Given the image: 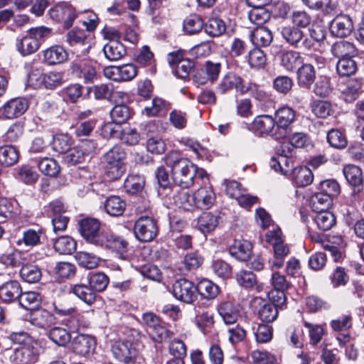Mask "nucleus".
<instances>
[{
  "mask_svg": "<svg viewBox=\"0 0 364 364\" xmlns=\"http://www.w3.org/2000/svg\"><path fill=\"white\" fill-rule=\"evenodd\" d=\"M142 213L145 215H138V240L151 242L157 235L158 228L156 220L149 215L150 201L145 188L144 178L138 176V214Z\"/></svg>",
  "mask_w": 364,
  "mask_h": 364,
  "instance_id": "nucleus-1",
  "label": "nucleus"
},
{
  "mask_svg": "<svg viewBox=\"0 0 364 364\" xmlns=\"http://www.w3.org/2000/svg\"><path fill=\"white\" fill-rule=\"evenodd\" d=\"M166 166L171 168L174 183L182 188H188L194 184L197 166L177 151H171L165 157Z\"/></svg>",
  "mask_w": 364,
  "mask_h": 364,
  "instance_id": "nucleus-2",
  "label": "nucleus"
},
{
  "mask_svg": "<svg viewBox=\"0 0 364 364\" xmlns=\"http://www.w3.org/2000/svg\"><path fill=\"white\" fill-rule=\"evenodd\" d=\"M51 34V29L46 26L30 28L27 33L16 42V48L22 56L36 53L41 44Z\"/></svg>",
  "mask_w": 364,
  "mask_h": 364,
  "instance_id": "nucleus-3",
  "label": "nucleus"
},
{
  "mask_svg": "<svg viewBox=\"0 0 364 364\" xmlns=\"http://www.w3.org/2000/svg\"><path fill=\"white\" fill-rule=\"evenodd\" d=\"M273 118L276 127L274 139H284L289 134L290 127L295 121L296 112L290 107L284 106L275 112Z\"/></svg>",
  "mask_w": 364,
  "mask_h": 364,
  "instance_id": "nucleus-4",
  "label": "nucleus"
},
{
  "mask_svg": "<svg viewBox=\"0 0 364 364\" xmlns=\"http://www.w3.org/2000/svg\"><path fill=\"white\" fill-rule=\"evenodd\" d=\"M125 152L119 146H114L105 155L106 173L112 179L119 178L124 173L123 160Z\"/></svg>",
  "mask_w": 364,
  "mask_h": 364,
  "instance_id": "nucleus-5",
  "label": "nucleus"
},
{
  "mask_svg": "<svg viewBox=\"0 0 364 364\" xmlns=\"http://www.w3.org/2000/svg\"><path fill=\"white\" fill-rule=\"evenodd\" d=\"M281 35L286 43L294 48L310 50L314 45L311 39L305 36L301 28L293 25L283 26Z\"/></svg>",
  "mask_w": 364,
  "mask_h": 364,
  "instance_id": "nucleus-6",
  "label": "nucleus"
},
{
  "mask_svg": "<svg viewBox=\"0 0 364 364\" xmlns=\"http://www.w3.org/2000/svg\"><path fill=\"white\" fill-rule=\"evenodd\" d=\"M176 299L186 304H191L197 299V289L194 284L186 279H177L172 286Z\"/></svg>",
  "mask_w": 364,
  "mask_h": 364,
  "instance_id": "nucleus-7",
  "label": "nucleus"
},
{
  "mask_svg": "<svg viewBox=\"0 0 364 364\" xmlns=\"http://www.w3.org/2000/svg\"><path fill=\"white\" fill-rule=\"evenodd\" d=\"M81 235L89 243L98 246L102 242V233L100 232V223L95 218H85L80 222Z\"/></svg>",
  "mask_w": 364,
  "mask_h": 364,
  "instance_id": "nucleus-8",
  "label": "nucleus"
},
{
  "mask_svg": "<svg viewBox=\"0 0 364 364\" xmlns=\"http://www.w3.org/2000/svg\"><path fill=\"white\" fill-rule=\"evenodd\" d=\"M70 71L85 82H92L97 78L96 63L87 60H75L70 65Z\"/></svg>",
  "mask_w": 364,
  "mask_h": 364,
  "instance_id": "nucleus-9",
  "label": "nucleus"
},
{
  "mask_svg": "<svg viewBox=\"0 0 364 364\" xmlns=\"http://www.w3.org/2000/svg\"><path fill=\"white\" fill-rule=\"evenodd\" d=\"M245 86L244 80L239 75L228 72L223 76L216 87V91L220 95H225L232 90L242 95Z\"/></svg>",
  "mask_w": 364,
  "mask_h": 364,
  "instance_id": "nucleus-10",
  "label": "nucleus"
},
{
  "mask_svg": "<svg viewBox=\"0 0 364 364\" xmlns=\"http://www.w3.org/2000/svg\"><path fill=\"white\" fill-rule=\"evenodd\" d=\"M275 129L274 118L268 114L257 116L250 125V130L259 136L270 135L274 138Z\"/></svg>",
  "mask_w": 364,
  "mask_h": 364,
  "instance_id": "nucleus-11",
  "label": "nucleus"
},
{
  "mask_svg": "<svg viewBox=\"0 0 364 364\" xmlns=\"http://www.w3.org/2000/svg\"><path fill=\"white\" fill-rule=\"evenodd\" d=\"M50 15L56 21L62 22L65 28H70L77 16L75 8L68 4L56 5L50 11Z\"/></svg>",
  "mask_w": 364,
  "mask_h": 364,
  "instance_id": "nucleus-12",
  "label": "nucleus"
},
{
  "mask_svg": "<svg viewBox=\"0 0 364 364\" xmlns=\"http://www.w3.org/2000/svg\"><path fill=\"white\" fill-rule=\"evenodd\" d=\"M221 64L220 63L208 60L201 69L196 71L193 80L195 82L201 85H205L208 82H213L218 79Z\"/></svg>",
  "mask_w": 364,
  "mask_h": 364,
  "instance_id": "nucleus-13",
  "label": "nucleus"
},
{
  "mask_svg": "<svg viewBox=\"0 0 364 364\" xmlns=\"http://www.w3.org/2000/svg\"><path fill=\"white\" fill-rule=\"evenodd\" d=\"M352 18L346 14L336 16L331 22L330 31L333 36L346 38L353 31Z\"/></svg>",
  "mask_w": 364,
  "mask_h": 364,
  "instance_id": "nucleus-14",
  "label": "nucleus"
},
{
  "mask_svg": "<svg viewBox=\"0 0 364 364\" xmlns=\"http://www.w3.org/2000/svg\"><path fill=\"white\" fill-rule=\"evenodd\" d=\"M28 108L25 98H14L7 102L1 109V114L6 119H13L21 116Z\"/></svg>",
  "mask_w": 364,
  "mask_h": 364,
  "instance_id": "nucleus-15",
  "label": "nucleus"
},
{
  "mask_svg": "<svg viewBox=\"0 0 364 364\" xmlns=\"http://www.w3.org/2000/svg\"><path fill=\"white\" fill-rule=\"evenodd\" d=\"M112 353L119 361L128 363L136 356V343L132 339L117 342L112 346Z\"/></svg>",
  "mask_w": 364,
  "mask_h": 364,
  "instance_id": "nucleus-16",
  "label": "nucleus"
},
{
  "mask_svg": "<svg viewBox=\"0 0 364 364\" xmlns=\"http://www.w3.org/2000/svg\"><path fill=\"white\" fill-rule=\"evenodd\" d=\"M228 252L230 255L240 262L249 260L252 253V245L246 240H234L229 246Z\"/></svg>",
  "mask_w": 364,
  "mask_h": 364,
  "instance_id": "nucleus-17",
  "label": "nucleus"
},
{
  "mask_svg": "<svg viewBox=\"0 0 364 364\" xmlns=\"http://www.w3.org/2000/svg\"><path fill=\"white\" fill-rule=\"evenodd\" d=\"M101 240L102 242L98 245V247H105L120 253L125 252L127 250L128 242L112 232H104Z\"/></svg>",
  "mask_w": 364,
  "mask_h": 364,
  "instance_id": "nucleus-18",
  "label": "nucleus"
},
{
  "mask_svg": "<svg viewBox=\"0 0 364 364\" xmlns=\"http://www.w3.org/2000/svg\"><path fill=\"white\" fill-rule=\"evenodd\" d=\"M95 341L93 337L80 334L74 338L72 342V348L73 351L82 356L90 355L95 350Z\"/></svg>",
  "mask_w": 364,
  "mask_h": 364,
  "instance_id": "nucleus-19",
  "label": "nucleus"
},
{
  "mask_svg": "<svg viewBox=\"0 0 364 364\" xmlns=\"http://www.w3.org/2000/svg\"><path fill=\"white\" fill-rule=\"evenodd\" d=\"M29 321L31 323L40 328H47L56 323V318L51 312L38 309L30 313Z\"/></svg>",
  "mask_w": 364,
  "mask_h": 364,
  "instance_id": "nucleus-20",
  "label": "nucleus"
},
{
  "mask_svg": "<svg viewBox=\"0 0 364 364\" xmlns=\"http://www.w3.org/2000/svg\"><path fill=\"white\" fill-rule=\"evenodd\" d=\"M21 287L16 280H9L0 286V299L6 303L19 299L21 295Z\"/></svg>",
  "mask_w": 364,
  "mask_h": 364,
  "instance_id": "nucleus-21",
  "label": "nucleus"
},
{
  "mask_svg": "<svg viewBox=\"0 0 364 364\" xmlns=\"http://www.w3.org/2000/svg\"><path fill=\"white\" fill-rule=\"evenodd\" d=\"M281 65L287 71L293 72L303 64L304 59L296 50H282L279 54Z\"/></svg>",
  "mask_w": 364,
  "mask_h": 364,
  "instance_id": "nucleus-22",
  "label": "nucleus"
},
{
  "mask_svg": "<svg viewBox=\"0 0 364 364\" xmlns=\"http://www.w3.org/2000/svg\"><path fill=\"white\" fill-rule=\"evenodd\" d=\"M331 53L338 60L354 58L358 54L355 46L348 41H339L335 42L331 47Z\"/></svg>",
  "mask_w": 364,
  "mask_h": 364,
  "instance_id": "nucleus-23",
  "label": "nucleus"
},
{
  "mask_svg": "<svg viewBox=\"0 0 364 364\" xmlns=\"http://www.w3.org/2000/svg\"><path fill=\"white\" fill-rule=\"evenodd\" d=\"M217 311L226 324L235 323L240 316L238 307L229 301H221L217 306Z\"/></svg>",
  "mask_w": 364,
  "mask_h": 364,
  "instance_id": "nucleus-24",
  "label": "nucleus"
},
{
  "mask_svg": "<svg viewBox=\"0 0 364 364\" xmlns=\"http://www.w3.org/2000/svg\"><path fill=\"white\" fill-rule=\"evenodd\" d=\"M70 292L88 306H92L97 300V293L89 284L78 283L71 286Z\"/></svg>",
  "mask_w": 364,
  "mask_h": 364,
  "instance_id": "nucleus-25",
  "label": "nucleus"
},
{
  "mask_svg": "<svg viewBox=\"0 0 364 364\" xmlns=\"http://www.w3.org/2000/svg\"><path fill=\"white\" fill-rule=\"evenodd\" d=\"M250 38L252 44L257 48L267 47L273 41V34L265 26H257L251 31Z\"/></svg>",
  "mask_w": 364,
  "mask_h": 364,
  "instance_id": "nucleus-26",
  "label": "nucleus"
},
{
  "mask_svg": "<svg viewBox=\"0 0 364 364\" xmlns=\"http://www.w3.org/2000/svg\"><path fill=\"white\" fill-rule=\"evenodd\" d=\"M215 200V193L210 188H200L194 193V204L195 207L198 208H210L213 205Z\"/></svg>",
  "mask_w": 364,
  "mask_h": 364,
  "instance_id": "nucleus-27",
  "label": "nucleus"
},
{
  "mask_svg": "<svg viewBox=\"0 0 364 364\" xmlns=\"http://www.w3.org/2000/svg\"><path fill=\"white\" fill-rule=\"evenodd\" d=\"M296 70L299 85L309 88L316 78V71L314 66L310 63H303Z\"/></svg>",
  "mask_w": 364,
  "mask_h": 364,
  "instance_id": "nucleus-28",
  "label": "nucleus"
},
{
  "mask_svg": "<svg viewBox=\"0 0 364 364\" xmlns=\"http://www.w3.org/2000/svg\"><path fill=\"white\" fill-rule=\"evenodd\" d=\"M10 360L18 364H31L38 360V355L28 347H21L11 351Z\"/></svg>",
  "mask_w": 364,
  "mask_h": 364,
  "instance_id": "nucleus-29",
  "label": "nucleus"
},
{
  "mask_svg": "<svg viewBox=\"0 0 364 364\" xmlns=\"http://www.w3.org/2000/svg\"><path fill=\"white\" fill-rule=\"evenodd\" d=\"M193 310L195 324L203 333H206L207 328L213 326V314L199 306H195Z\"/></svg>",
  "mask_w": 364,
  "mask_h": 364,
  "instance_id": "nucleus-30",
  "label": "nucleus"
},
{
  "mask_svg": "<svg viewBox=\"0 0 364 364\" xmlns=\"http://www.w3.org/2000/svg\"><path fill=\"white\" fill-rule=\"evenodd\" d=\"M67 51L60 46H51L43 52L44 60L48 65H56L64 63L68 59Z\"/></svg>",
  "mask_w": 364,
  "mask_h": 364,
  "instance_id": "nucleus-31",
  "label": "nucleus"
},
{
  "mask_svg": "<svg viewBox=\"0 0 364 364\" xmlns=\"http://www.w3.org/2000/svg\"><path fill=\"white\" fill-rule=\"evenodd\" d=\"M203 258L197 252L188 253L178 264V269L182 274L198 269L203 264Z\"/></svg>",
  "mask_w": 364,
  "mask_h": 364,
  "instance_id": "nucleus-32",
  "label": "nucleus"
},
{
  "mask_svg": "<svg viewBox=\"0 0 364 364\" xmlns=\"http://www.w3.org/2000/svg\"><path fill=\"white\" fill-rule=\"evenodd\" d=\"M343 173L348 183L352 186L360 188L363 185V171L359 166L353 164L346 165Z\"/></svg>",
  "mask_w": 364,
  "mask_h": 364,
  "instance_id": "nucleus-33",
  "label": "nucleus"
},
{
  "mask_svg": "<svg viewBox=\"0 0 364 364\" xmlns=\"http://www.w3.org/2000/svg\"><path fill=\"white\" fill-rule=\"evenodd\" d=\"M104 205L107 214L118 217L123 214L126 208V202L119 196H112L106 199Z\"/></svg>",
  "mask_w": 364,
  "mask_h": 364,
  "instance_id": "nucleus-34",
  "label": "nucleus"
},
{
  "mask_svg": "<svg viewBox=\"0 0 364 364\" xmlns=\"http://www.w3.org/2000/svg\"><path fill=\"white\" fill-rule=\"evenodd\" d=\"M274 256L269 259V267L272 270L281 268L284 262L285 257L289 253V248L284 243L279 244L273 247Z\"/></svg>",
  "mask_w": 364,
  "mask_h": 364,
  "instance_id": "nucleus-35",
  "label": "nucleus"
},
{
  "mask_svg": "<svg viewBox=\"0 0 364 364\" xmlns=\"http://www.w3.org/2000/svg\"><path fill=\"white\" fill-rule=\"evenodd\" d=\"M106 58L109 60H118L126 53V50L119 41H109L103 48Z\"/></svg>",
  "mask_w": 364,
  "mask_h": 364,
  "instance_id": "nucleus-36",
  "label": "nucleus"
},
{
  "mask_svg": "<svg viewBox=\"0 0 364 364\" xmlns=\"http://www.w3.org/2000/svg\"><path fill=\"white\" fill-rule=\"evenodd\" d=\"M24 256V252L18 250H12L1 255L0 262L7 267H17L26 262V259Z\"/></svg>",
  "mask_w": 364,
  "mask_h": 364,
  "instance_id": "nucleus-37",
  "label": "nucleus"
},
{
  "mask_svg": "<svg viewBox=\"0 0 364 364\" xmlns=\"http://www.w3.org/2000/svg\"><path fill=\"white\" fill-rule=\"evenodd\" d=\"M53 247L60 255H71L76 250L77 242L69 236H62L54 242Z\"/></svg>",
  "mask_w": 364,
  "mask_h": 364,
  "instance_id": "nucleus-38",
  "label": "nucleus"
},
{
  "mask_svg": "<svg viewBox=\"0 0 364 364\" xmlns=\"http://www.w3.org/2000/svg\"><path fill=\"white\" fill-rule=\"evenodd\" d=\"M204 30L211 37H219L225 32L226 23L220 18H210L205 23Z\"/></svg>",
  "mask_w": 364,
  "mask_h": 364,
  "instance_id": "nucleus-39",
  "label": "nucleus"
},
{
  "mask_svg": "<svg viewBox=\"0 0 364 364\" xmlns=\"http://www.w3.org/2000/svg\"><path fill=\"white\" fill-rule=\"evenodd\" d=\"M87 279L88 284L95 292L104 291L109 282L108 277L100 272L88 273Z\"/></svg>",
  "mask_w": 364,
  "mask_h": 364,
  "instance_id": "nucleus-40",
  "label": "nucleus"
},
{
  "mask_svg": "<svg viewBox=\"0 0 364 364\" xmlns=\"http://www.w3.org/2000/svg\"><path fill=\"white\" fill-rule=\"evenodd\" d=\"M197 294L207 299H212L217 296L219 293L218 287L207 279L200 280L196 286Z\"/></svg>",
  "mask_w": 364,
  "mask_h": 364,
  "instance_id": "nucleus-41",
  "label": "nucleus"
},
{
  "mask_svg": "<svg viewBox=\"0 0 364 364\" xmlns=\"http://www.w3.org/2000/svg\"><path fill=\"white\" fill-rule=\"evenodd\" d=\"M18 150L13 146L4 145L0 146V164L6 166L15 164L18 160Z\"/></svg>",
  "mask_w": 364,
  "mask_h": 364,
  "instance_id": "nucleus-42",
  "label": "nucleus"
},
{
  "mask_svg": "<svg viewBox=\"0 0 364 364\" xmlns=\"http://www.w3.org/2000/svg\"><path fill=\"white\" fill-rule=\"evenodd\" d=\"M333 203V198L321 191L311 196L310 204L314 211L328 210Z\"/></svg>",
  "mask_w": 364,
  "mask_h": 364,
  "instance_id": "nucleus-43",
  "label": "nucleus"
},
{
  "mask_svg": "<svg viewBox=\"0 0 364 364\" xmlns=\"http://www.w3.org/2000/svg\"><path fill=\"white\" fill-rule=\"evenodd\" d=\"M21 278L28 283H36L42 277L41 269L33 264H23L20 270Z\"/></svg>",
  "mask_w": 364,
  "mask_h": 364,
  "instance_id": "nucleus-44",
  "label": "nucleus"
},
{
  "mask_svg": "<svg viewBox=\"0 0 364 364\" xmlns=\"http://www.w3.org/2000/svg\"><path fill=\"white\" fill-rule=\"evenodd\" d=\"M247 60L250 67L255 70L264 68L267 63L266 54L262 50L257 47L250 50Z\"/></svg>",
  "mask_w": 364,
  "mask_h": 364,
  "instance_id": "nucleus-45",
  "label": "nucleus"
},
{
  "mask_svg": "<svg viewBox=\"0 0 364 364\" xmlns=\"http://www.w3.org/2000/svg\"><path fill=\"white\" fill-rule=\"evenodd\" d=\"M316 212L314 221L321 230H329L336 224V218L331 212L328 210Z\"/></svg>",
  "mask_w": 364,
  "mask_h": 364,
  "instance_id": "nucleus-46",
  "label": "nucleus"
},
{
  "mask_svg": "<svg viewBox=\"0 0 364 364\" xmlns=\"http://www.w3.org/2000/svg\"><path fill=\"white\" fill-rule=\"evenodd\" d=\"M218 224V217L211 213H203L198 219V229L203 233L215 230Z\"/></svg>",
  "mask_w": 364,
  "mask_h": 364,
  "instance_id": "nucleus-47",
  "label": "nucleus"
},
{
  "mask_svg": "<svg viewBox=\"0 0 364 364\" xmlns=\"http://www.w3.org/2000/svg\"><path fill=\"white\" fill-rule=\"evenodd\" d=\"M48 338L56 345L59 346H65L71 339L69 331L62 327H53L48 333Z\"/></svg>",
  "mask_w": 364,
  "mask_h": 364,
  "instance_id": "nucleus-48",
  "label": "nucleus"
},
{
  "mask_svg": "<svg viewBox=\"0 0 364 364\" xmlns=\"http://www.w3.org/2000/svg\"><path fill=\"white\" fill-rule=\"evenodd\" d=\"M75 257L80 267L87 269L96 268L100 262V258L98 257L85 251L77 252Z\"/></svg>",
  "mask_w": 364,
  "mask_h": 364,
  "instance_id": "nucleus-49",
  "label": "nucleus"
},
{
  "mask_svg": "<svg viewBox=\"0 0 364 364\" xmlns=\"http://www.w3.org/2000/svg\"><path fill=\"white\" fill-rule=\"evenodd\" d=\"M242 95L250 94L253 98L259 102H264L269 98V95L264 88L255 82L245 83Z\"/></svg>",
  "mask_w": 364,
  "mask_h": 364,
  "instance_id": "nucleus-50",
  "label": "nucleus"
},
{
  "mask_svg": "<svg viewBox=\"0 0 364 364\" xmlns=\"http://www.w3.org/2000/svg\"><path fill=\"white\" fill-rule=\"evenodd\" d=\"M38 168L43 174L50 177L56 176L60 171V167L57 161L48 157L39 161Z\"/></svg>",
  "mask_w": 364,
  "mask_h": 364,
  "instance_id": "nucleus-51",
  "label": "nucleus"
},
{
  "mask_svg": "<svg viewBox=\"0 0 364 364\" xmlns=\"http://www.w3.org/2000/svg\"><path fill=\"white\" fill-rule=\"evenodd\" d=\"M20 305L26 309L33 310L41 304V297L36 291H27L23 293L18 299Z\"/></svg>",
  "mask_w": 364,
  "mask_h": 364,
  "instance_id": "nucleus-52",
  "label": "nucleus"
},
{
  "mask_svg": "<svg viewBox=\"0 0 364 364\" xmlns=\"http://www.w3.org/2000/svg\"><path fill=\"white\" fill-rule=\"evenodd\" d=\"M134 114L129 108L123 104L115 105L110 111L112 121L116 124H122Z\"/></svg>",
  "mask_w": 364,
  "mask_h": 364,
  "instance_id": "nucleus-53",
  "label": "nucleus"
},
{
  "mask_svg": "<svg viewBox=\"0 0 364 364\" xmlns=\"http://www.w3.org/2000/svg\"><path fill=\"white\" fill-rule=\"evenodd\" d=\"M357 70V65L353 58L338 60L336 63V71L341 77L353 75Z\"/></svg>",
  "mask_w": 364,
  "mask_h": 364,
  "instance_id": "nucleus-54",
  "label": "nucleus"
},
{
  "mask_svg": "<svg viewBox=\"0 0 364 364\" xmlns=\"http://www.w3.org/2000/svg\"><path fill=\"white\" fill-rule=\"evenodd\" d=\"M173 199L175 205L183 210H189L195 207L194 194L191 195L188 191H179L173 196Z\"/></svg>",
  "mask_w": 364,
  "mask_h": 364,
  "instance_id": "nucleus-55",
  "label": "nucleus"
},
{
  "mask_svg": "<svg viewBox=\"0 0 364 364\" xmlns=\"http://www.w3.org/2000/svg\"><path fill=\"white\" fill-rule=\"evenodd\" d=\"M292 25L299 28L308 27L312 21V16L304 10L294 11L291 16Z\"/></svg>",
  "mask_w": 364,
  "mask_h": 364,
  "instance_id": "nucleus-56",
  "label": "nucleus"
},
{
  "mask_svg": "<svg viewBox=\"0 0 364 364\" xmlns=\"http://www.w3.org/2000/svg\"><path fill=\"white\" fill-rule=\"evenodd\" d=\"M313 180L314 175L309 168L303 166L295 170L294 182L298 186H307L313 182Z\"/></svg>",
  "mask_w": 364,
  "mask_h": 364,
  "instance_id": "nucleus-57",
  "label": "nucleus"
},
{
  "mask_svg": "<svg viewBox=\"0 0 364 364\" xmlns=\"http://www.w3.org/2000/svg\"><path fill=\"white\" fill-rule=\"evenodd\" d=\"M87 31L83 29L74 28L65 36V41L70 46L85 45L87 39Z\"/></svg>",
  "mask_w": 364,
  "mask_h": 364,
  "instance_id": "nucleus-58",
  "label": "nucleus"
},
{
  "mask_svg": "<svg viewBox=\"0 0 364 364\" xmlns=\"http://www.w3.org/2000/svg\"><path fill=\"white\" fill-rule=\"evenodd\" d=\"M250 21L257 26H263L262 25L267 22L271 18V14L264 7L253 8L248 14Z\"/></svg>",
  "mask_w": 364,
  "mask_h": 364,
  "instance_id": "nucleus-59",
  "label": "nucleus"
},
{
  "mask_svg": "<svg viewBox=\"0 0 364 364\" xmlns=\"http://www.w3.org/2000/svg\"><path fill=\"white\" fill-rule=\"evenodd\" d=\"M204 26L205 23L200 16L192 15L184 21L183 30L188 34H195L200 31Z\"/></svg>",
  "mask_w": 364,
  "mask_h": 364,
  "instance_id": "nucleus-60",
  "label": "nucleus"
},
{
  "mask_svg": "<svg viewBox=\"0 0 364 364\" xmlns=\"http://www.w3.org/2000/svg\"><path fill=\"white\" fill-rule=\"evenodd\" d=\"M258 316L264 322H273L277 318L278 309L272 303H265L259 308Z\"/></svg>",
  "mask_w": 364,
  "mask_h": 364,
  "instance_id": "nucleus-61",
  "label": "nucleus"
},
{
  "mask_svg": "<svg viewBox=\"0 0 364 364\" xmlns=\"http://www.w3.org/2000/svg\"><path fill=\"white\" fill-rule=\"evenodd\" d=\"M41 232L33 229H28L23 232V237L16 241L17 245L24 244L26 246L33 247L41 243Z\"/></svg>",
  "mask_w": 364,
  "mask_h": 364,
  "instance_id": "nucleus-62",
  "label": "nucleus"
},
{
  "mask_svg": "<svg viewBox=\"0 0 364 364\" xmlns=\"http://www.w3.org/2000/svg\"><path fill=\"white\" fill-rule=\"evenodd\" d=\"M16 177L26 184H32L38 180V174L31 166H23L17 168Z\"/></svg>",
  "mask_w": 364,
  "mask_h": 364,
  "instance_id": "nucleus-63",
  "label": "nucleus"
},
{
  "mask_svg": "<svg viewBox=\"0 0 364 364\" xmlns=\"http://www.w3.org/2000/svg\"><path fill=\"white\" fill-rule=\"evenodd\" d=\"M251 358L254 364H278L276 357L267 351L254 350Z\"/></svg>",
  "mask_w": 364,
  "mask_h": 364,
  "instance_id": "nucleus-64",
  "label": "nucleus"
}]
</instances>
